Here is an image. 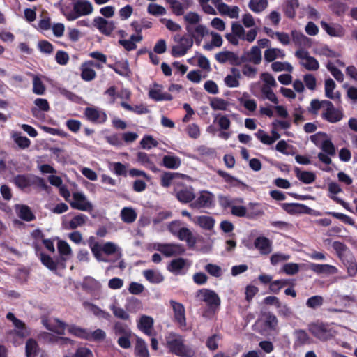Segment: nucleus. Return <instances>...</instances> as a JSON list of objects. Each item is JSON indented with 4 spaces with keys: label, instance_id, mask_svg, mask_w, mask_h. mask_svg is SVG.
Returning a JSON list of instances; mask_svg holds the SVG:
<instances>
[{
    "label": "nucleus",
    "instance_id": "obj_1",
    "mask_svg": "<svg viewBox=\"0 0 357 357\" xmlns=\"http://www.w3.org/2000/svg\"><path fill=\"white\" fill-rule=\"evenodd\" d=\"M165 339L167 348L170 353L178 357L195 356V349L185 344V340L181 335L170 333Z\"/></svg>",
    "mask_w": 357,
    "mask_h": 357
},
{
    "label": "nucleus",
    "instance_id": "obj_2",
    "mask_svg": "<svg viewBox=\"0 0 357 357\" xmlns=\"http://www.w3.org/2000/svg\"><path fill=\"white\" fill-rule=\"evenodd\" d=\"M310 140L322 151L318 153L319 160L326 165H330L332 162L331 156L335 155V147L328 135L319 132L312 135Z\"/></svg>",
    "mask_w": 357,
    "mask_h": 357
},
{
    "label": "nucleus",
    "instance_id": "obj_3",
    "mask_svg": "<svg viewBox=\"0 0 357 357\" xmlns=\"http://www.w3.org/2000/svg\"><path fill=\"white\" fill-rule=\"evenodd\" d=\"M88 245L94 257L98 261L108 262L107 259L103 256L102 253L107 255L114 254L118 257H121L122 255L121 248L112 242H107L100 245L93 236H91L88 240Z\"/></svg>",
    "mask_w": 357,
    "mask_h": 357
},
{
    "label": "nucleus",
    "instance_id": "obj_4",
    "mask_svg": "<svg viewBox=\"0 0 357 357\" xmlns=\"http://www.w3.org/2000/svg\"><path fill=\"white\" fill-rule=\"evenodd\" d=\"M175 43L172 47L171 54L174 57H181L187 54L193 45V39L187 36L176 34L174 36Z\"/></svg>",
    "mask_w": 357,
    "mask_h": 357
},
{
    "label": "nucleus",
    "instance_id": "obj_5",
    "mask_svg": "<svg viewBox=\"0 0 357 357\" xmlns=\"http://www.w3.org/2000/svg\"><path fill=\"white\" fill-rule=\"evenodd\" d=\"M196 296L199 301L204 302L211 312L215 313L219 310L221 300L214 291L202 289L197 292Z\"/></svg>",
    "mask_w": 357,
    "mask_h": 357
},
{
    "label": "nucleus",
    "instance_id": "obj_6",
    "mask_svg": "<svg viewBox=\"0 0 357 357\" xmlns=\"http://www.w3.org/2000/svg\"><path fill=\"white\" fill-rule=\"evenodd\" d=\"M93 11L92 3L87 0H77L73 3V11L65 14L66 19L73 21L81 16L91 15Z\"/></svg>",
    "mask_w": 357,
    "mask_h": 357
},
{
    "label": "nucleus",
    "instance_id": "obj_7",
    "mask_svg": "<svg viewBox=\"0 0 357 357\" xmlns=\"http://www.w3.org/2000/svg\"><path fill=\"white\" fill-rule=\"evenodd\" d=\"M169 305L173 311V320L182 331H189L191 327L188 326L184 305L176 301L171 300Z\"/></svg>",
    "mask_w": 357,
    "mask_h": 357
},
{
    "label": "nucleus",
    "instance_id": "obj_8",
    "mask_svg": "<svg viewBox=\"0 0 357 357\" xmlns=\"http://www.w3.org/2000/svg\"><path fill=\"white\" fill-rule=\"evenodd\" d=\"M309 331L321 341H327L335 336V331L323 323H313L308 326Z\"/></svg>",
    "mask_w": 357,
    "mask_h": 357
},
{
    "label": "nucleus",
    "instance_id": "obj_9",
    "mask_svg": "<svg viewBox=\"0 0 357 357\" xmlns=\"http://www.w3.org/2000/svg\"><path fill=\"white\" fill-rule=\"evenodd\" d=\"M153 249L167 257L181 255L185 250L184 247L178 243H154Z\"/></svg>",
    "mask_w": 357,
    "mask_h": 357
},
{
    "label": "nucleus",
    "instance_id": "obj_10",
    "mask_svg": "<svg viewBox=\"0 0 357 357\" xmlns=\"http://www.w3.org/2000/svg\"><path fill=\"white\" fill-rule=\"evenodd\" d=\"M295 56L299 59V63L301 66L310 71L317 70L319 68V61L310 53L303 49H298L295 52Z\"/></svg>",
    "mask_w": 357,
    "mask_h": 357
},
{
    "label": "nucleus",
    "instance_id": "obj_11",
    "mask_svg": "<svg viewBox=\"0 0 357 357\" xmlns=\"http://www.w3.org/2000/svg\"><path fill=\"white\" fill-rule=\"evenodd\" d=\"M70 205L73 208L82 211L89 212L93 209L92 203L82 192H75L73 193Z\"/></svg>",
    "mask_w": 357,
    "mask_h": 357
},
{
    "label": "nucleus",
    "instance_id": "obj_12",
    "mask_svg": "<svg viewBox=\"0 0 357 357\" xmlns=\"http://www.w3.org/2000/svg\"><path fill=\"white\" fill-rule=\"evenodd\" d=\"M326 108L323 110L321 116L327 121L334 123L339 122L343 119L344 114L342 110L334 107L333 104L328 101V102H324Z\"/></svg>",
    "mask_w": 357,
    "mask_h": 357
},
{
    "label": "nucleus",
    "instance_id": "obj_13",
    "mask_svg": "<svg viewBox=\"0 0 357 357\" xmlns=\"http://www.w3.org/2000/svg\"><path fill=\"white\" fill-rule=\"evenodd\" d=\"M84 115L89 121L94 123H103L107 119L106 113L102 109L96 107H86Z\"/></svg>",
    "mask_w": 357,
    "mask_h": 357
},
{
    "label": "nucleus",
    "instance_id": "obj_14",
    "mask_svg": "<svg viewBox=\"0 0 357 357\" xmlns=\"http://www.w3.org/2000/svg\"><path fill=\"white\" fill-rule=\"evenodd\" d=\"M42 324L47 330L60 335L64 333L66 327L65 323L56 318H43Z\"/></svg>",
    "mask_w": 357,
    "mask_h": 357
},
{
    "label": "nucleus",
    "instance_id": "obj_15",
    "mask_svg": "<svg viewBox=\"0 0 357 357\" xmlns=\"http://www.w3.org/2000/svg\"><path fill=\"white\" fill-rule=\"evenodd\" d=\"M93 25L100 33L109 36L115 28L114 21H109L102 17H96L93 20Z\"/></svg>",
    "mask_w": 357,
    "mask_h": 357
},
{
    "label": "nucleus",
    "instance_id": "obj_16",
    "mask_svg": "<svg viewBox=\"0 0 357 357\" xmlns=\"http://www.w3.org/2000/svg\"><path fill=\"white\" fill-rule=\"evenodd\" d=\"M213 199L214 196L212 193L202 191L198 198L190 204V206L192 208L209 207L213 204Z\"/></svg>",
    "mask_w": 357,
    "mask_h": 357
},
{
    "label": "nucleus",
    "instance_id": "obj_17",
    "mask_svg": "<svg viewBox=\"0 0 357 357\" xmlns=\"http://www.w3.org/2000/svg\"><path fill=\"white\" fill-rule=\"evenodd\" d=\"M336 84L331 79L328 78L324 82V92L326 98L333 100L335 102H341V93L338 91H335Z\"/></svg>",
    "mask_w": 357,
    "mask_h": 357
},
{
    "label": "nucleus",
    "instance_id": "obj_18",
    "mask_svg": "<svg viewBox=\"0 0 357 357\" xmlns=\"http://www.w3.org/2000/svg\"><path fill=\"white\" fill-rule=\"evenodd\" d=\"M255 248L261 255H268L272 251L271 241L264 236H259L254 241Z\"/></svg>",
    "mask_w": 357,
    "mask_h": 357
},
{
    "label": "nucleus",
    "instance_id": "obj_19",
    "mask_svg": "<svg viewBox=\"0 0 357 357\" xmlns=\"http://www.w3.org/2000/svg\"><path fill=\"white\" fill-rule=\"evenodd\" d=\"M292 40L296 45L299 47V49L309 48L312 45L311 38L305 36L303 33L296 30H293L291 33Z\"/></svg>",
    "mask_w": 357,
    "mask_h": 357
},
{
    "label": "nucleus",
    "instance_id": "obj_20",
    "mask_svg": "<svg viewBox=\"0 0 357 357\" xmlns=\"http://www.w3.org/2000/svg\"><path fill=\"white\" fill-rule=\"evenodd\" d=\"M241 78V70L236 68H231L230 73L224 78V83L227 87L236 88L240 85Z\"/></svg>",
    "mask_w": 357,
    "mask_h": 357
},
{
    "label": "nucleus",
    "instance_id": "obj_21",
    "mask_svg": "<svg viewBox=\"0 0 357 357\" xmlns=\"http://www.w3.org/2000/svg\"><path fill=\"white\" fill-rule=\"evenodd\" d=\"M321 28L331 36L342 37L344 35V29L339 24H328L324 21H321Z\"/></svg>",
    "mask_w": 357,
    "mask_h": 357
},
{
    "label": "nucleus",
    "instance_id": "obj_22",
    "mask_svg": "<svg viewBox=\"0 0 357 357\" xmlns=\"http://www.w3.org/2000/svg\"><path fill=\"white\" fill-rule=\"evenodd\" d=\"M149 96L150 98L155 101L171 100L172 99V96L170 94L162 93V86L157 84H154L150 87Z\"/></svg>",
    "mask_w": 357,
    "mask_h": 357
},
{
    "label": "nucleus",
    "instance_id": "obj_23",
    "mask_svg": "<svg viewBox=\"0 0 357 357\" xmlns=\"http://www.w3.org/2000/svg\"><path fill=\"white\" fill-rule=\"evenodd\" d=\"M175 195L176 198L182 203L190 202L195 197L192 187H182L179 189L175 188Z\"/></svg>",
    "mask_w": 357,
    "mask_h": 357
},
{
    "label": "nucleus",
    "instance_id": "obj_24",
    "mask_svg": "<svg viewBox=\"0 0 357 357\" xmlns=\"http://www.w3.org/2000/svg\"><path fill=\"white\" fill-rule=\"evenodd\" d=\"M294 338V347H302L311 343V338L306 331L303 329H296L293 332Z\"/></svg>",
    "mask_w": 357,
    "mask_h": 357
},
{
    "label": "nucleus",
    "instance_id": "obj_25",
    "mask_svg": "<svg viewBox=\"0 0 357 357\" xmlns=\"http://www.w3.org/2000/svg\"><path fill=\"white\" fill-rule=\"evenodd\" d=\"M153 319L147 315H142L137 321V327L139 329L147 335H152Z\"/></svg>",
    "mask_w": 357,
    "mask_h": 357
},
{
    "label": "nucleus",
    "instance_id": "obj_26",
    "mask_svg": "<svg viewBox=\"0 0 357 357\" xmlns=\"http://www.w3.org/2000/svg\"><path fill=\"white\" fill-rule=\"evenodd\" d=\"M6 318L13 322L14 326L16 328V333L18 336L24 337L29 335V332L27 328L25 326L24 323L17 319L14 314L12 312H8L6 315Z\"/></svg>",
    "mask_w": 357,
    "mask_h": 357
},
{
    "label": "nucleus",
    "instance_id": "obj_27",
    "mask_svg": "<svg viewBox=\"0 0 357 357\" xmlns=\"http://www.w3.org/2000/svg\"><path fill=\"white\" fill-rule=\"evenodd\" d=\"M310 269L317 274L333 275L338 272V269L330 264H310Z\"/></svg>",
    "mask_w": 357,
    "mask_h": 357
},
{
    "label": "nucleus",
    "instance_id": "obj_28",
    "mask_svg": "<svg viewBox=\"0 0 357 357\" xmlns=\"http://www.w3.org/2000/svg\"><path fill=\"white\" fill-rule=\"evenodd\" d=\"M57 248L60 255V260L63 263V268L65 267L64 263L72 256V250L70 245L64 241H58Z\"/></svg>",
    "mask_w": 357,
    "mask_h": 357
},
{
    "label": "nucleus",
    "instance_id": "obj_29",
    "mask_svg": "<svg viewBox=\"0 0 357 357\" xmlns=\"http://www.w3.org/2000/svg\"><path fill=\"white\" fill-rule=\"evenodd\" d=\"M244 56L247 61L255 65L259 64L262 59L261 51L260 48L256 45L252 46L249 51L246 52Z\"/></svg>",
    "mask_w": 357,
    "mask_h": 357
},
{
    "label": "nucleus",
    "instance_id": "obj_30",
    "mask_svg": "<svg viewBox=\"0 0 357 357\" xmlns=\"http://www.w3.org/2000/svg\"><path fill=\"white\" fill-rule=\"evenodd\" d=\"M36 107L31 109L33 116L40 118L41 116L40 111L48 112L50 110V105L48 101L45 98H36L34 100Z\"/></svg>",
    "mask_w": 357,
    "mask_h": 357
},
{
    "label": "nucleus",
    "instance_id": "obj_31",
    "mask_svg": "<svg viewBox=\"0 0 357 357\" xmlns=\"http://www.w3.org/2000/svg\"><path fill=\"white\" fill-rule=\"evenodd\" d=\"M184 21L186 24L185 30L187 32L192 31V27L199 24L202 17L196 12H188L184 15Z\"/></svg>",
    "mask_w": 357,
    "mask_h": 357
},
{
    "label": "nucleus",
    "instance_id": "obj_32",
    "mask_svg": "<svg viewBox=\"0 0 357 357\" xmlns=\"http://www.w3.org/2000/svg\"><path fill=\"white\" fill-rule=\"evenodd\" d=\"M142 274L146 280L152 284H159L164 280L163 275L158 270H144Z\"/></svg>",
    "mask_w": 357,
    "mask_h": 357
},
{
    "label": "nucleus",
    "instance_id": "obj_33",
    "mask_svg": "<svg viewBox=\"0 0 357 357\" xmlns=\"http://www.w3.org/2000/svg\"><path fill=\"white\" fill-rule=\"evenodd\" d=\"M137 162L146 168L151 170L153 172H158V169L154 162L151 160L149 155L144 152H139L137 157Z\"/></svg>",
    "mask_w": 357,
    "mask_h": 357
},
{
    "label": "nucleus",
    "instance_id": "obj_34",
    "mask_svg": "<svg viewBox=\"0 0 357 357\" xmlns=\"http://www.w3.org/2000/svg\"><path fill=\"white\" fill-rule=\"evenodd\" d=\"M177 238L182 241H185L188 246L192 247L196 243V238L192 231L187 227H182Z\"/></svg>",
    "mask_w": 357,
    "mask_h": 357
},
{
    "label": "nucleus",
    "instance_id": "obj_35",
    "mask_svg": "<svg viewBox=\"0 0 357 357\" xmlns=\"http://www.w3.org/2000/svg\"><path fill=\"white\" fill-rule=\"evenodd\" d=\"M284 56V50L279 48H268L264 52V59L267 62H272L276 59H283Z\"/></svg>",
    "mask_w": 357,
    "mask_h": 357
},
{
    "label": "nucleus",
    "instance_id": "obj_36",
    "mask_svg": "<svg viewBox=\"0 0 357 357\" xmlns=\"http://www.w3.org/2000/svg\"><path fill=\"white\" fill-rule=\"evenodd\" d=\"M82 287L90 293H95L100 289V283L92 277H86L82 282Z\"/></svg>",
    "mask_w": 357,
    "mask_h": 357
},
{
    "label": "nucleus",
    "instance_id": "obj_37",
    "mask_svg": "<svg viewBox=\"0 0 357 357\" xmlns=\"http://www.w3.org/2000/svg\"><path fill=\"white\" fill-rule=\"evenodd\" d=\"M82 79L86 82L93 80L96 77V73L90 66L85 61L80 66Z\"/></svg>",
    "mask_w": 357,
    "mask_h": 357
},
{
    "label": "nucleus",
    "instance_id": "obj_38",
    "mask_svg": "<svg viewBox=\"0 0 357 357\" xmlns=\"http://www.w3.org/2000/svg\"><path fill=\"white\" fill-rule=\"evenodd\" d=\"M181 164V159L174 155H167L162 158V165L167 169H176Z\"/></svg>",
    "mask_w": 357,
    "mask_h": 357
},
{
    "label": "nucleus",
    "instance_id": "obj_39",
    "mask_svg": "<svg viewBox=\"0 0 357 357\" xmlns=\"http://www.w3.org/2000/svg\"><path fill=\"white\" fill-rule=\"evenodd\" d=\"M13 183L15 185L22 189H26L31 186V174L17 175L14 177Z\"/></svg>",
    "mask_w": 357,
    "mask_h": 357
},
{
    "label": "nucleus",
    "instance_id": "obj_40",
    "mask_svg": "<svg viewBox=\"0 0 357 357\" xmlns=\"http://www.w3.org/2000/svg\"><path fill=\"white\" fill-rule=\"evenodd\" d=\"M16 212L17 215L25 221H31L35 218L30 208L26 205H17Z\"/></svg>",
    "mask_w": 357,
    "mask_h": 357
},
{
    "label": "nucleus",
    "instance_id": "obj_41",
    "mask_svg": "<svg viewBox=\"0 0 357 357\" xmlns=\"http://www.w3.org/2000/svg\"><path fill=\"white\" fill-rule=\"evenodd\" d=\"M84 307L96 317L103 318L105 319H108L110 317V314L108 312L102 310L98 306L91 303L84 302Z\"/></svg>",
    "mask_w": 357,
    "mask_h": 357
},
{
    "label": "nucleus",
    "instance_id": "obj_42",
    "mask_svg": "<svg viewBox=\"0 0 357 357\" xmlns=\"http://www.w3.org/2000/svg\"><path fill=\"white\" fill-rule=\"evenodd\" d=\"M193 221L202 228L208 230L213 227L215 223L214 219L208 215L198 216L196 220H193Z\"/></svg>",
    "mask_w": 357,
    "mask_h": 357
},
{
    "label": "nucleus",
    "instance_id": "obj_43",
    "mask_svg": "<svg viewBox=\"0 0 357 357\" xmlns=\"http://www.w3.org/2000/svg\"><path fill=\"white\" fill-rule=\"evenodd\" d=\"M33 77V89L32 91L36 95H43L45 93L46 87L40 76L31 75Z\"/></svg>",
    "mask_w": 357,
    "mask_h": 357
},
{
    "label": "nucleus",
    "instance_id": "obj_44",
    "mask_svg": "<svg viewBox=\"0 0 357 357\" xmlns=\"http://www.w3.org/2000/svg\"><path fill=\"white\" fill-rule=\"evenodd\" d=\"M209 34L211 36V43L204 44L203 47L206 50H211L214 47H220L223 42L222 36L219 33L213 31H211Z\"/></svg>",
    "mask_w": 357,
    "mask_h": 357
},
{
    "label": "nucleus",
    "instance_id": "obj_45",
    "mask_svg": "<svg viewBox=\"0 0 357 357\" xmlns=\"http://www.w3.org/2000/svg\"><path fill=\"white\" fill-rule=\"evenodd\" d=\"M126 308L128 312L136 313L142 309V304L140 300L131 297L126 300Z\"/></svg>",
    "mask_w": 357,
    "mask_h": 357
},
{
    "label": "nucleus",
    "instance_id": "obj_46",
    "mask_svg": "<svg viewBox=\"0 0 357 357\" xmlns=\"http://www.w3.org/2000/svg\"><path fill=\"white\" fill-rule=\"evenodd\" d=\"M137 213L130 207H124L121 211V220L126 223H132L137 218Z\"/></svg>",
    "mask_w": 357,
    "mask_h": 357
},
{
    "label": "nucleus",
    "instance_id": "obj_47",
    "mask_svg": "<svg viewBox=\"0 0 357 357\" xmlns=\"http://www.w3.org/2000/svg\"><path fill=\"white\" fill-rule=\"evenodd\" d=\"M214 122L218 124L221 130H227L231 126V121L226 114H216L214 116Z\"/></svg>",
    "mask_w": 357,
    "mask_h": 357
},
{
    "label": "nucleus",
    "instance_id": "obj_48",
    "mask_svg": "<svg viewBox=\"0 0 357 357\" xmlns=\"http://www.w3.org/2000/svg\"><path fill=\"white\" fill-rule=\"evenodd\" d=\"M268 6V0H250L248 3L249 8L255 13L264 11Z\"/></svg>",
    "mask_w": 357,
    "mask_h": 357
},
{
    "label": "nucleus",
    "instance_id": "obj_49",
    "mask_svg": "<svg viewBox=\"0 0 357 357\" xmlns=\"http://www.w3.org/2000/svg\"><path fill=\"white\" fill-rule=\"evenodd\" d=\"M88 218L84 214H79L74 216L68 222V229H75L85 225Z\"/></svg>",
    "mask_w": 357,
    "mask_h": 357
},
{
    "label": "nucleus",
    "instance_id": "obj_50",
    "mask_svg": "<svg viewBox=\"0 0 357 357\" xmlns=\"http://www.w3.org/2000/svg\"><path fill=\"white\" fill-rule=\"evenodd\" d=\"M109 309L112 311L115 317L122 319V320H128L130 319V315L126 310H125L121 307L119 306L116 302L110 305Z\"/></svg>",
    "mask_w": 357,
    "mask_h": 357
},
{
    "label": "nucleus",
    "instance_id": "obj_51",
    "mask_svg": "<svg viewBox=\"0 0 357 357\" xmlns=\"http://www.w3.org/2000/svg\"><path fill=\"white\" fill-rule=\"evenodd\" d=\"M314 52L317 55L324 56L328 58H336L339 56L337 52L331 50L328 46L326 45L317 46L314 49Z\"/></svg>",
    "mask_w": 357,
    "mask_h": 357
},
{
    "label": "nucleus",
    "instance_id": "obj_52",
    "mask_svg": "<svg viewBox=\"0 0 357 357\" xmlns=\"http://www.w3.org/2000/svg\"><path fill=\"white\" fill-rule=\"evenodd\" d=\"M210 106L214 110L226 111L228 109L229 103L222 98H213L210 100Z\"/></svg>",
    "mask_w": 357,
    "mask_h": 357
},
{
    "label": "nucleus",
    "instance_id": "obj_53",
    "mask_svg": "<svg viewBox=\"0 0 357 357\" xmlns=\"http://www.w3.org/2000/svg\"><path fill=\"white\" fill-rule=\"evenodd\" d=\"M135 350V354L137 357H149L147 345L144 340L140 337L137 338Z\"/></svg>",
    "mask_w": 357,
    "mask_h": 357
},
{
    "label": "nucleus",
    "instance_id": "obj_54",
    "mask_svg": "<svg viewBox=\"0 0 357 357\" xmlns=\"http://www.w3.org/2000/svg\"><path fill=\"white\" fill-rule=\"evenodd\" d=\"M298 6V0H287L284 6L286 15L289 18L294 17L296 15V10Z\"/></svg>",
    "mask_w": 357,
    "mask_h": 357
},
{
    "label": "nucleus",
    "instance_id": "obj_55",
    "mask_svg": "<svg viewBox=\"0 0 357 357\" xmlns=\"http://www.w3.org/2000/svg\"><path fill=\"white\" fill-rule=\"evenodd\" d=\"M238 101L241 105L249 110L250 112H254L257 109V102L254 99L249 98V96L247 93H243V96L238 98Z\"/></svg>",
    "mask_w": 357,
    "mask_h": 357
},
{
    "label": "nucleus",
    "instance_id": "obj_56",
    "mask_svg": "<svg viewBox=\"0 0 357 357\" xmlns=\"http://www.w3.org/2000/svg\"><path fill=\"white\" fill-rule=\"evenodd\" d=\"M186 260L183 258L173 259L167 266V269L172 273H178L185 266Z\"/></svg>",
    "mask_w": 357,
    "mask_h": 357
},
{
    "label": "nucleus",
    "instance_id": "obj_57",
    "mask_svg": "<svg viewBox=\"0 0 357 357\" xmlns=\"http://www.w3.org/2000/svg\"><path fill=\"white\" fill-rule=\"evenodd\" d=\"M12 138L17 145L22 149L28 148L31 144V141L25 136L21 135L20 132H14L12 135Z\"/></svg>",
    "mask_w": 357,
    "mask_h": 357
},
{
    "label": "nucleus",
    "instance_id": "obj_58",
    "mask_svg": "<svg viewBox=\"0 0 357 357\" xmlns=\"http://www.w3.org/2000/svg\"><path fill=\"white\" fill-rule=\"evenodd\" d=\"M39 348L37 342L33 339L28 340L26 343V357H36Z\"/></svg>",
    "mask_w": 357,
    "mask_h": 357
},
{
    "label": "nucleus",
    "instance_id": "obj_59",
    "mask_svg": "<svg viewBox=\"0 0 357 357\" xmlns=\"http://www.w3.org/2000/svg\"><path fill=\"white\" fill-rule=\"evenodd\" d=\"M40 259L42 264L50 271H56L57 270L58 262L55 261L50 256L41 253Z\"/></svg>",
    "mask_w": 357,
    "mask_h": 357
},
{
    "label": "nucleus",
    "instance_id": "obj_60",
    "mask_svg": "<svg viewBox=\"0 0 357 357\" xmlns=\"http://www.w3.org/2000/svg\"><path fill=\"white\" fill-rule=\"evenodd\" d=\"M296 176L301 181L306 184L313 183L316 178L315 174L307 171H298Z\"/></svg>",
    "mask_w": 357,
    "mask_h": 357
},
{
    "label": "nucleus",
    "instance_id": "obj_61",
    "mask_svg": "<svg viewBox=\"0 0 357 357\" xmlns=\"http://www.w3.org/2000/svg\"><path fill=\"white\" fill-rule=\"evenodd\" d=\"M219 202L220 206L224 208H231L232 206L236 202V203H243V198H231L227 196H222L219 198Z\"/></svg>",
    "mask_w": 357,
    "mask_h": 357
},
{
    "label": "nucleus",
    "instance_id": "obj_62",
    "mask_svg": "<svg viewBox=\"0 0 357 357\" xmlns=\"http://www.w3.org/2000/svg\"><path fill=\"white\" fill-rule=\"evenodd\" d=\"M114 329L115 335L119 337L132 335V331L130 328L126 324H124L121 322H116Z\"/></svg>",
    "mask_w": 357,
    "mask_h": 357
},
{
    "label": "nucleus",
    "instance_id": "obj_63",
    "mask_svg": "<svg viewBox=\"0 0 357 357\" xmlns=\"http://www.w3.org/2000/svg\"><path fill=\"white\" fill-rule=\"evenodd\" d=\"M326 66L328 70L337 82H342L344 81V74L335 66L333 62L328 61Z\"/></svg>",
    "mask_w": 357,
    "mask_h": 357
},
{
    "label": "nucleus",
    "instance_id": "obj_64",
    "mask_svg": "<svg viewBox=\"0 0 357 357\" xmlns=\"http://www.w3.org/2000/svg\"><path fill=\"white\" fill-rule=\"evenodd\" d=\"M64 357H93V354L89 349L81 347L77 349L75 354H66Z\"/></svg>",
    "mask_w": 357,
    "mask_h": 357
}]
</instances>
